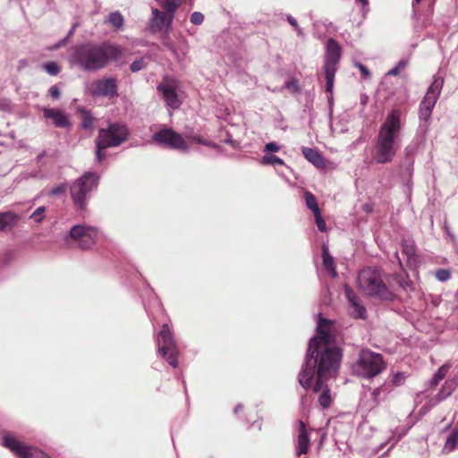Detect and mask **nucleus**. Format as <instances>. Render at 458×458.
<instances>
[{
    "mask_svg": "<svg viewBox=\"0 0 458 458\" xmlns=\"http://www.w3.org/2000/svg\"><path fill=\"white\" fill-rule=\"evenodd\" d=\"M399 284L403 289H406V287L408 286V283L403 279L399 280Z\"/></svg>",
    "mask_w": 458,
    "mask_h": 458,
    "instance_id": "51",
    "label": "nucleus"
},
{
    "mask_svg": "<svg viewBox=\"0 0 458 458\" xmlns=\"http://www.w3.org/2000/svg\"><path fill=\"white\" fill-rule=\"evenodd\" d=\"M316 219V225L320 232H326L327 231V225L325 220L321 216V213H317L314 215Z\"/></svg>",
    "mask_w": 458,
    "mask_h": 458,
    "instance_id": "39",
    "label": "nucleus"
},
{
    "mask_svg": "<svg viewBox=\"0 0 458 458\" xmlns=\"http://www.w3.org/2000/svg\"><path fill=\"white\" fill-rule=\"evenodd\" d=\"M358 1L360 2L363 5H366L369 3V0H358Z\"/></svg>",
    "mask_w": 458,
    "mask_h": 458,
    "instance_id": "55",
    "label": "nucleus"
},
{
    "mask_svg": "<svg viewBox=\"0 0 458 458\" xmlns=\"http://www.w3.org/2000/svg\"><path fill=\"white\" fill-rule=\"evenodd\" d=\"M46 211V208L41 206L38 208L30 216L34 222L39 224L44 219V213Z\"/></svg>",
    "mask_w": 458,
    "mask_h": 458,
    "instance_id": "33",
    "label": "nucleus"
},
{
    "mask_svg": "<svg viewBox=\"0 0 458 458\" xmlns=\"http://www.w3.org/2000/svg\"><path fill=\"white\" fill-rule=\"evenodd\" d=\"M342 47L334 38L327 42V50L324 63V72L326 78V91L332 92L337 65L341 59Z\"/></svg>",
    "mask_w": 458,
    "mask_h": 458,
    "instance_id": "7",
    "label": "nucleus"
},
{
    "mask_svg": "<svg viewBox=\"0 0 458 458\" xmlns=\"http://www.w3.org/2000/svg\"><path fill=\"white\" fill-rule=\"evenodd\" d=\"M402 250L403 253L405 254L409 259H411L415 257L416 248L413 242L404 240L402 242Z\"/></svg>",
    "mask_w": 458,
    "mask_h": 458,
    "instance_id": "28",
    "label": "nucleus"
},
{
    "mask_svg": "<svg viewBox=\"0 0 458 458\" xmlns=\"http://www.w3.org/2000/svg\"><path fill=\"white\" fill-rule=\"evenodd\" d=\"M129 135L128 128L123 123H111L107 129L98 131L96 145L100 148H114L124 142Z\"/></svg>",
    "mask_w": 458,
    "mask_h": 458,
    "instance_id": "8",
    "label": "nucleus"
},
{
    "mask_svg": "<svg viewBox=\"0 0 458 458\" xmlns=\"http://www.w3.org/2000/svg\"><path fill=\"white\" fill-rule=\"evenodd\" d=\"M68 40V38H64V39L60 40L58 44L56 45V47H60L65 44V42Z\"/></svg>",
    "mask_w": 458,
    "mask_h": 458,
    "instance_id": "54",
    "label": "nucleus"
},
{
    "mask_svg": "<svg viewBox=\"0 0 458 458\" xmlns=\"http://www.w3.org/2000/svg\"><path fill=\"white\" fill-rule=\"evenodd\" d=\"M310 437L308 435L307 428L302 420L299 421L298 437L296 445V455L301 456L308 453L310 448Z\"/></svg>",
    "mask_w": 458,
    "mask_h": 458,
    "instance_id": "17",
    "label": "nucleus"
},
{
    "mask_svg": "<svg viewBox=\"0 0 458 458\" xmlns=\"http://www.w3.org/2000/svg\"><path fill=\"white\" fill-rule=\"evenodd\" d=\"M450 368L451 365L448 363L442 365L430 380L431 386L436 387L439 384V382L445 377Z\"/></svg>",
    "mask_w": 458,
    "mask_h": 458,
    "instance_id": "23",
    "label": "nucleus"
},
{
    "mask_svg": "<svg viewBox=\"0 0 458 458\" xmlns=\"http://www.w3.org/2000/svg\"><path fill=\"white\" fill-rule=\"evenodd\" d=\"M344 293L350 304L354 303L355 301L360 300V298L350 286H345Z\"/></svg>",
    "mask_w": 458,
    "mask_h": 458,
    "instance_id": "37",
    "label": "nucleus"
},
{
    "mask_svg": "<svg viewBox=\"0 0 458 458\" xmlns=\"http://www.w3.org/2000/svg\"><path fill=\"white\" fill-rule=\"evenodd\" d=\"M436 278L440 282H445L451 277V271L449 269H438L435 273Z\"/></svg>",
    "mask_w": 458,
    "mask_h": 458,
    "instance_id": "35",
    "label": "nucleus"
},
{
    "mask_svg": "<svg viewBox=\"0 0 458 458\" xmlns=\"http://www.w3.org/2000/svg\"><path fill=\"white\" fill-rule=\"evenodd\" d=\"M106 22L112 25L115 30H121L124 25V19L121 13L116 11L109 14Z\"/></svg>",
    "mask_w": 458,
    "mask_h": 458,
    "instance_id": "24",
    "label": "nucleus"
},
{
    "mask_svg": "<svg viewBox=\"0 0 458 458\" xmlns=\"http://www.w3.org/2000/svg\"><path fill=\"white\" fill-rule=\"evenodd\" d=\"M305 399H306V395L301 397L302 402H304Z\"/></svg>",
    "mask_w": 458,
    "mask_h": 458,
    "instance_id": "58",
    "label": "nucleus"
},
{
    "mask_svg": "<svg viewBox=\"0 0 458 458\" xmlns=\"http://www.w3.org/2000/svg\"><path fill=\"white\" fill-rule=\"evenodd\" d=\"M163 46L167 47L168 49H170L171 51L174 52V45L173 43L169 40V38L167 37H165L164 39H163Z\"/></svg>",
    "mask_w": 458,
    "mask_h": 458,
    "instance_id": "48",
    "label": "nucleus"
},
{
    "mask_svg": "<svg viewBox=\"0 0 458 458\" xmlns=\"http://www.w3.org/2000/svg\"><path fill=\"white\" fill-rule=\"evenodd\" d=\"M355 66L359 69L362 79H369L371 75L369 70L360 63H356Z\"/></svg>",
    "mask_w": 458,
    "mask_h": 458,
    "instance_id": "42",
    "label": "nucleus"
},
{
    "mask_svg": "<svg viewBox=\"0 0 458 458\" xmlns=\"http://www.w3.org/2000/svg\"><path fill=\"white\" fill-rule=\"evenodd\" d=\"M403 379V373H397L394 376L393 382L394 385H399L400 381Z\"/></svg>",
    "mask_w": 458,
    "mask_h": 458,
    "instance_id": "49",
    "label": "nucleus"
},
{
    "mask_svg": "<svg viewBox=\"0 0 458 458\" xmlns=\"http://www.w3.org/2000/svg\"><path fill=\"white\" fill-rule=\"evenodd\" d=\"M191 22L194 24H200V12H195L191 14Z\"/></svg>",
    "mask_w": 458,
    "mask_h": 458,
    "instance_id": "47",
    "label": "nucleus"
},
{
    "mask_svg": "<svg viewBox=\"0 0 458 458\" xmlns=\"http://www.w3.org/2000/svg\"><path fill=\"white\" fill-rule=\"evenodd\" d=\"M93 228L91 227H85L83 225H74L70 230V235L72 238L75 240H79L81 237H84L87 233L89 232H93Z\"/></svg>",
    "mask_w": 458,
    "mask_h": 458,
    "instance_id": "25",
    "label": "nucleus"
},
{
    "mask_svg": "<svg viewBox=\"0 0 458 458\" xmlns=\"http://www.w3.org/2000/svg\"><path fill=\"white\" fill-rule=\"evenodd\" d=\"M260 162L264 165H284V164H285L282 158H280L276 156H274V155H269V154L263 156Z\"/></svg>",
    "mask_w": 458,
    "mask_h": 458,
    "instance_id": "29",
    "label": "nucleus"
},
{
    "mask_svg": "<svg viewBox=\"0 0 458 458\" xmlns=\"http://www.w3.org/2000/svg\"><path fill=\"white\" fill-rule=\"evenodd\" d=\"M380 394V388H376L373 392H372V395L374 397V399L376 400L377 398V396L379 395Z\"/></svg>",
    "mask_w": 458,
    "mask_h": 458,
    "instance_id": "50",
    "label": "nucleus"
},
{
    "mask_svg": "<svg viewBox=\"0 0 458 458\" xmlns=\"http://www.w3.org/2000/svg\"><path fill=\"white\" fill-rule=\"evenodd\" d=\"M44 70L50 75H57L60 72V67L55 62H49L43 65Z\"/></svg>",
    "mask_w": 458,
    "mask_h": 458,
    "instance_id": "34",
    "label": "nucleus"
},
{
    "mask_svg": "<svg viewBox=\"0 0 458 458\" xmlns=\"http://www.w3.org/2000/svg\"><path fill=\"white\" fill-rule=\"evenodd\" d=\"M80 111L82 114V122H81L82 128L87 129V130L92 129L93 117H92L91 114L85 109H81Z\"/></svg>",
    "mask_w": 458,
    "mask_h": 458,
    "instance_id": "31",
    "label": "nucleus"
},
{
    "mask_svg": "<svg viewBox=\"0 0 458 458\" xmlns=\"http://www.w3.org/2000/svg\"><path fill=\"white\" fill-rule=\"evenodd\" d=\"M146 63L144 58H140L132 62L130 65V70L131 72H137L146 68Z\"/></svg>",
    "mask_w": 458,
    "mask_h": 458,
    "instance_id": "36",
    "label": "nucleus"
},
{
    "mask_svg": "<svg viewBox=\"0 0 458 458\" xmlns=\"http://www.w3.org/2000/svg\"><path fill=\"white\" fill-rule=\"evenodd\" d=\"M173 19V15H169L167 13H164L157 8H153L149 23L150 30L156 32L162 30L164 28H168Z\"/></svg>",
    "mask_w": 458,
    "mask_h": 458,
    "instance_id": "16",
    "label": "nucleus"
},
{
    "mask_svg": "<svg viewBox=\"0 0 458 458\" xmlns=\"http://www.w3.org/2000/svg\"><path fill=\"white\" fill-rule=\"evenodd\" d=\"M157 351L158 353L164 357L173 368L177 367L178 350L173 333L167 324H164L162 326V329L159 333L157 339Z\"/></svg>",
    "mask_w": 458,
    "mask_h": 458,
    "instance_id": "9",
    "label": "nucleus"
},
{
    "mask_svg": "<svg viewBox=\"0 0 458 458\" xmlns=\"http://www.w3.org/2000/svg\"><path fill=\"white\" fill-rule=\"evenodd\" d=\"M201 144L206 145L207 143L202 140Z\"/></svg>",
    "mask_w": 458,
    "mask_h": 458,
    "instance_id": "59",
    "label": "nucleus"
},
{
    "mask_svg": "<svg viewBox=\"0 0 458 458\" xmlns=\"http://www.w3.org/2000/svg\"><path fill=\"white\" fill-rule=\"evenodd\" d=\"M96 232H89L84 237H81L79 241V246L81 249H89L95 243L96 239Z\"/></svg>",
    "mask_w": 458,
    "mask_h": 458,
    "instance_id": "26",
    "label": "nucleus"
},
{
    "mask_svg": "<svg viewBox=\"0 0 458 458\" xmlns=\"http://www.w3.org/2000/svg\"><path fill=\"white\" fill-rule=\"evenodd\" d=\"M122 55L123 49L109 41L86 42L72 48L69 62L83 72H94L101 71L110 63L117 61Z\"/></svg>",
    "mask_w": 458,
    "mask_h": 458,
    "instance_id": "2",
    "label": "nucleus"
},
{
    "mask_svg": "<svg viewBox=\"0 0 458 458\" xmlns=\"http://www.w3.org/2000/svg\"><path fill=\"white\" fill-rule=\"evenodd\" d=\"M442 85L443 81L436 79L428 89L426 95L420 104L419 117L421 121L427 123L431 116L432 110L438 99Z\"/></svg>",
    "mask_w": 458,
    "mask_h": 458,
    "instance_id": "11",
    "label": "nucleus"
},
{
    "mask_svg": "<svg viewBox=\"0 0 458 458\" xmlns=\"http://www.w3.org/2000/svg\"><path fill=\"white\" fill-rule=\"evenodd\" d=\"M96 147H97L96 157H97V160L99 162L105 158L106 155L103 152V150L106 149V148H100L98 145H96Z\"/></svg>",
    "mask_w": 458,
    "mask_h": 458,
    "instance_id": "45",
    "label": "nucleus"
},
{
    "mask_svg": "<svg viewBox=\"0 0 458 458\" xmlns=\"http://www.w3.org/2000/svg\"><path fill=\"white\" fill-rule=\"evenodd\" d=\"M458 446V433L452 432L445 441V448L449 451H453Z\"/></svg>",
    "mask_w": 458,
    "mask_h": 458,
    "instance_id": "32",
    "label": "nucleus"
},
{
    "mask_svg": "<svg viewBox=\"0 0 458 458\" xmlns=\"http://www.w3.org/2000/svg\"><path fill=\"white\" fill-rule=\"evenodd\" d=\"M304 197L307 207L313 212V214L315 215L317 213H319L320 209L318 208L315 196L311 192L306 191Z\"/></svg>",
    "mask_w": 458,
    "mask_h": 458,
    "instance_id": "27",
    "label": "nucleus"
},
{
    "mask_svg": "<svg viewBox=\"0 0 458 458\" xmlns=\"http://www.w3.org/2000/svg\"><path fill=\"white\" fill-rule=\"evenodd\" d=\"M422 0H413L412 5L419 4Z\"/></svg>",
    "mask_w": 458,
    "mask_h": 458,
    "instance_id": "56",
    "label": "nucleus"
},
{
    "mask_svg": "<svg viewBox=\"0 0 458 458\" xmlns=\"http://www.w3.org/2000/svg\"><path fill=\"white\" fill-rule=\"evenodd\" d=\"M280 149V146L276 142H268L265 145L264 151L265 152H277Z\"/></svg>",
    "mask_w": 458,
    "mask_h": 458,
    "instance_id": "43",
    "label": "nucleus"
},
{
    "mask_svg": "<svg viewBox=\"0 0 458 458\" xmlns=\"http://www.w3.org/2000/svg\"><path fill=\"white\" fill-rule=\"evenodd\" d=\"M20 216L13 212H0V231L14 227L19 222Z\"/></svg>",
    "mask_w": 458,
    "mask_h": 458,
    "instance_id": "19",
    "label": "nucleus"
},
{
    "mask_svg": "<svg viewBox=\"0 0 458 458\" xmlns=\"http://www.w3.org/2000/svg\"><path fill=\"white\" fill-rule=\"evenodd\" d=\"M401 132V114L399 110L391 111L381 125L372 152L373 159L377 164L393 161L399 149Z\"/></svg>",
    "mask_w": 458,
    "mask_h": 458,
    "instance_id": "3",
    "label": "nucleus"
},
{
    "mask_svg": "<svg viewBox=\"0 0 458 458\" xmlns=\"http://www.w3.org/2000/svg\"><path fill=\"white\" fill-rule=\"evenodd\" d=\"M457 383L454 379H449L445 382V385L442 386L439 393L437 394L436 398L438 402L443 401L446 397H448L456 388Z\"/></svg>",
    "mask_w": 458,
    "mask_h": 458,
    "instance_id": "21",
    "label": "nucleus"
},
{
    "mask_svg": "<svg viewBox=\"0 0 458 458\" xmlns=\"http://www.w3.org/2000/svg\"><path fill=\"white\" fill-rule=\"evenodd\" d=\"M285 88L293 92H299L300 86L298 80L295 78H292L291 80L287 81L285 82Z\"/></svg>",
    "mask_w": 458,
    "mask_h": 458,
    "instance_id": "38",
    "label": "nucleus"
},
{
    "mask_svg": "<svg viewBox=\"0 0 458 458\" xmlns=\"http://www.w3.org/2000/svg\"><path fill=\"white\" fill-rule=\"evenodd\" d=\"M242 410H243V406H242V405H241V404H238V405H236V406H235V408H234V412L237 414V413H239L240 411H242Z\"/></svg>",
    "mask_w": 458,
    "mask_h": 458,
    "instance_id": "52",
    "label": "nucleus"
},
{
    "mask_svg": "<svg viewBox=\"0 0 458 458\" xmlns=\"http://www.w3.org/2000/svg\"><path fill=\"white\" fill-rule=\"evenodd\" d=\"M301 153L304 157L314 165L318 168H323L326 165L325 158L315 148L308 147L301 148Z\"/></svg>",
    "mask_w": 458,
    "mask_h": 458,
    "instance_id": "18",
    "label": "nucleus"
},
{
    "mask_svg": "<svg viewBox=\"0 0 458 458\" xmlns=\"http://www.w3.org/2000/svg\"><path fill=\"white\" fill-rule=\"evenodd\" d=\"M99 176L96 173L86 172L70 186L71 197L78 209L84 210L87 207L90 192L97 188Z\"/></svg>",
    "mask_w": 458,
    "mask_h": 458,
    "instance_id": "6",
    "label": "nucleus"
},
{
    "mask_svg": "<svg viewBox=\"0 0 458 458\" xmlns=\"http://www.w3.org/2000/svg\"><path fill=\"white\" fill-rule=\"evenodd\" d=\"M4 445L13 452L19 458H50L48 454L41 450L24 445L9 435L4 437Z\"/></svg>",
    "mask_w": 458,
    "mask_h": 458,
    "instance_id": "12",
    "label": "nucleus"
},
{
    "mask_svg": "<svg viewBox=\"0 0 458 458\" xmlns=\"http://www.w3.org/2000/svg\"><path fill=\"white\" fill-rule=\"evenodd\" d=\"M90 94L93 97L114 98L117 93V81L114 78H103L92 82Z\"/></svg>",
    "mask_w": 458,
    "mask_h": 458,
    "instance_id": "14",
    "label": "nucleus"
},
{
    "mask_svg": "<svg viewBox=\"0 0 458 458\" xmlns=\"http://www.w3.org/2000/svg\"><path fill=\"white\" fill-rule=\"evenodd\" d=\"M162 8L165 10V13L169 15L174 14L177 8L181 5L182 0H156Z\"/></svg>",
    "mask_w": 458,
    "mask_h": 458,
    "instance_id": "22",
    "label": "nucleus"
},
{
    "mask_svg": "<svg viewBox=\"0 0 458 458\" xmlns=\"http://www.w3.org/2000/svg\"><path fill=\"white\" fill-rule=\"evenodd\" d=\"M44 156H45V152H42L41 154H39L38 157V161H39Z\"/></svg>",
    "mask_w": 458,
    "mask_h": 458,
    "instance_id": "57",
    "label": "nucleus"
},
{
    "mask_svg": "<svg viewBox=\"0 0 458 458\" xmlns=\"http://www.w3.org/2000/svg\"><path fill=\"white\" fill-rule=\"evenodd\" d=\"M358 284L368 295L377 297L384 301L394 299V293L383 281L382 271L377 267H365L359 273Z\"/></svg>",
    "mask_w": 458,
    "mask_h": 458,
    "instance_id": "4",
    "label": "nucleus"
},
{
    "mask_svg": "<svg viewBox=\"0 0 458 458\" xmlns=\"http://www.w3.org/2000/svg\"><path fill=\"white\" fill-rule=\"evenodd\" d=\"M76 27H77V24L76 23L73 24V26L72 27V29L70 30V31L68 32V34L66 36L68 38L72 35V33H73L74 30L76 29Z\"/></svg>",
    "mask_w": 458,
    "mask_h": 458,
    "instance_id": "53",
    "label": "nucleus"
},
{
    "mask_svg": "<svg viewBox=\"0 0 458 458\" xmlns=\"http://www.w3.org/2000/svg\"><path fill=\"white\" fill-rule=\"evenodd\" d=\"M154 141L171 148L187 149L188 146L181 134L171 129H163L153 135Z\"/></svg>",
    "mask_w": 458,
    "mask_h": 458,
    "instance_id": "13",
    "label": "nucleus"
},
{
    "mask_svg": "<svg viewBox=\"0 0 458 458\" xmlns=\"http://www.w3.org/2000/svg\"><path fill=\"white\" fill-rule=\"evenodd\" d=\"M352 308V315L356 318H365L366 309L360 304V300L351 304Z\"/></svg>",
    "mask_w": 458,
    "mask_h": 458,
    "instance_id": "30",
    "label": "nucleus"
},
{
    "mask_svg": "<svg viewBox=\"0 0 458 458\" xmlns=\"http://www.w3.org/2000/svg\"><path fill=\"white\" fill-rule=\"evenodd\" d=\"M322 259L324 268L331 275L332 277L337 276L335 264L333 257L330 255L328 248L322 246Z\"/></svg>",
    "mask_w": 458,
    "mask_h": 458,
    "instance_id": "20",
    "label": "nucleus"
},
{
    "mask_svg": "<svg viewBox=\"0 0 458 458\" xmlns=\"http://www.w3.org/2000/svg\"><path fill=\"white\" fill-rule=\"evenodd\" d=\"M157 89L169 108H180L183 101V92L176 81L165 78Z\"/></svg>",
    "mask_w": 458,
    "mask_h": 458,
    "instance_id": "10",
    "label": "nucleus"
},
{
    "mask_svg": "<svg viewBox=\"0 0 458 458\" xmlns=\"http://www.w3.org/2000/svg\"><path fill=\"white\" fill-rule=\"evenodd\" d=\"M48 95L53 98V99H59L60 96H61V91L59 89V88L56 86V85H54L52 86L49 90H48Z\"/></svg>",
    "mask_w": 458,
    "mask_h": 458,
    "instance_id": "44",
    "label": "nucleus"
},
{
    "mask_svg": "<svg viewBox=\"0 0 458 458\" xmlns=\"http://www.w3.org/2000/svg\"><path fill=\"white\" fill-rule=\"evenodd\" d=\"M43 116L46 119L53 121V124L57 128H69L71 122L69 116L62 110L56 108L44 107L42 109Z\"/></svg>",
    "mask_w": 458,
    "mask_h": 458,
    "instance_id": "15",
    "label": "nucleus"
},
{
    "mask_svg": "<svg viewBox=\"0 0 458 458\" xmlns=\"http://www.w3.org/2000/svg\"><path fill=\"white\" fill-rule=\"evenodd\" d=\"M287 21L288 22L296 29V30L298 31V33L300 34L301 33V29L299 28L298 26V23H297V21L291 15H288L287 16Z\"/></svg>",
    "mask_w": 458,
    "mask_h": 458,
    "instance_id": "46",
    "label": "nucleus"
},
{
    "mask_svg": "<svg viewBox=\"0 0 458 458\" xmlns=\"http://www.w3.org/2000/svg\"><path fill=\"white\" fill-rule=\"evenodd\" d=\"M386 368L383 356L367 348L360 351L357 360L352 366L354 375L366 379L377 377Z\"/></svg>",
    "mask_w": 458,
    "mask_h": 458,
    "instance_id": "5",
    "label": "nucleus"
},
{
    "mask_svg": "<svg viewBox=\"0 0 458 458\" xmlns=\"http://www.w3.org/2000/svg\"><path fill=\"white\" fill-rule=\"evenodd\" d=\"M406 64H407L406 61H403V60L400 61L394 68L391 69L387 72V74L392 75V76L398 75L400 73V71L406 66Z\"/></svg>",
    "mask_w": 458,
    "mask_h": 458,
    "instance_id": "41",
    "label": "nucleus"
},
{
    "mask_svg": "<svg viewBox=\"0 0 458 458\" xmlns=\"http://www.w3.org/2000/svg\"><path fill=\"white\" fill-rule=\"evenodd\" d=\"M336 335L335 322L319 315L317 335L309 343L305 364L298 377L305 390L313 385L315 393L321 392L318 403L323 409L328 408L332 403L326 382L338 370L343 355L341 348L335 345Z\"/></svg>",
    "mask_w": 458,
    "mask_h": 458,
    "instance_id": "1",
    "label": "nucleus"
},
{
    "mask_svg": "<svg viewBox=\"0 0 458 458\" xmlns=\"http://www.w3.org/2000/svg\"><path fill=\"white\" fill-rule=\"evenodd\" d=\"M66 189H67V186L65 183H61L55 187H54L51 191L49 192L50 195H53V196H59V195H63L65 193L66 191Z\"/></svg>",
    "mask_w": 458,
    "mask_h": 458,
    "instance_id": "40",
    "label": "nucleus"
}]
</instances>
